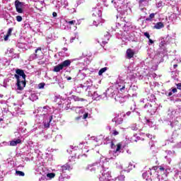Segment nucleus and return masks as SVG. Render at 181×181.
Returning a JSON list of instances; mask_svg holds the SVG:
<instances>
[{
	"instance_id": "31",
	"label": "nucleus",
	"mask_w": 181,
	"mask_h": 181,
	"mask_svg": "<svg viewBox=\"0 0 181 181\" xmlns=\"http://www.w3.org/2000/svg\"><path fill=\"white\" fill-rule=\"evenodd\" d=\"M177 88L178 90H181V83H179L177 84Z\"/></svg>"
},
{
	"instance_id": "8",
	"label": "nucleus",
	"mask_w": 181,
	"mask_h": 181,
	"mask_svg": "<svg viewBox=\"0 0 181 181\" xmlns=\"http://www.w3.org/2000/svg\"><path fill=\"white\" fill-rule=\"evenodd\" d=\"M126 54H127V59H132V57L135 56V52H134L132 49L129 48L127 49Z\"/></svg>"
},
{
	"instance_id": "14",
	"label": "nucleus",
	"mask_w": 181,
	"mask_h": 181,
	"mask_svg": "<svg viewBox=\"0 0 181 181\" xmlns=\"http://www.w3.org/2000/svg\"><path fill=\"white\" fill-rule=\"evenodd\" d=\"M62 171L66 172V170H71V166L69 164H65L62 167Z\"/></svg>"
},
{
	"instance_id": "38",
	"label": "nucleus",
	"mask_w": 181,
	"mask_h": 181,
	"mask_svg": "<svg viewBox=\"0 0 181 181\" xmlns=\"http://www.w3.org/2000/svg\"><path fill=\"white\" fill-rule=\"evenodd\" d=\"M126 115H127L128 117H129V115H131V112H127V113H126Z\"/></svg>"
},
{
	"instance_id": "20",
	"label": "nucleus",
	"mask_w": 181,
	"mask_h": 181,
	"mask_svg": "<svg viewBox=\"0 0 181 181\" xmlns=\"http://www.w3.org/2000/svg\"><path fill=\"white\" fill-rule=\"evenodd\" d=\"M73 99L74 101H84V98H81L78 96L74 95Z\"/></svg>"
},
{
	"instance_id": "48",
	"label": "nucleus",
	"mask_w": 181,
	"mask_h": 181,
	"mask_svg": "<svg viewBox=\"0 0 181 181\" xmlns=\"http://www.w3.org/2000/svg\"><path fill=\"white\" fill-rule=\"evenodd\" d=\"M64 50L65 52H66L67 48H64Z\"/></svg>"
},
{
	"instance_id": "15",
	"label": "nucleus",
	"mask_w": 181,
	"mask_h": 181,
	"mask_svg": "<svg viewBox=\"0 0 181 181\" xmlns=\"http://www.w3.org/2000/svg\"><path fill=\"white\" fill-rule=\"evenodd\" d=\"M156 13H151L150 15H149V16L147 18H146V21H147V22H152V19H154V18H155V15H156Z\"/></svg>"
},
{
	"instance_id": "53",
	"label": "nucleus",
	"mask_w": 181,
	"mask_h": 181,
	"mask_svg": "<svg viewBox=\"0 0 181 181\" xmlns=\"http://www.w3.org/2000/svg\"><path fill=\"white\" fill-rule=\"evenodd\" d=\"M94 95H95V93H94Z\"/></svg>"
},
{
	"instance_id": "24",
	"label": "nucleus",
	"mask_w": 181,
	"mask_h": 181,
	"mask_svg": "<svg viewBox=\"0 0 181 181\" xmlns=\"http://www.w3.org/2000/svg\"><path fill=\"white\" fill-rule=\"evenodd\" d=\"M16 21H17V22H22V16H17L16 17Z\"/></svg>"
},
{
	"instance_id": "2",
	"label": "nucleus",
	"mask_w": 181,
	"mask_h": 181,
	"mask_svg": "<svg viewBox=\"0 0 181 181\" xmlns=\"http://www.w3.org/2000/svg\"><path fill=\"white\" fill-rule=\"evenodd\" d=\"M93 16H96V18H93V25L95 26H98L100 25L103 18H101V10L98 8H95L93 11Z\"/></svg>"
},
{
	"instance_id": "35",
	"label": "nucleus",
	"mask_w": 181,
	"mask_h": 181,
	"mask_svg": "<svg viewBox=\"0 0 181 181\" xmlns=\"http://www.w3.org/2000/svg\"><path fill=\"white\" fill-rule=\"evenodd\" d=\"M38 64H45V62L40 61V62H38Z\"/></svg>"
},
{
	"instance_id": "17",
	"label": "nucleus",
	"mask_w": 181,
	"mask_h": 181,
	"mask_svg": "<svg viewBox=\"0 0 181 181\" xmlns=\"http://www.w3.org/2000/svg\"><path fill=\"white\" fill-rule=\"evenodd\" d=\"M66 23H67V25H69V26H74L75 25H77V22L75 20H72V21H66Z\"/></svg>"
},
{
	"instance_id": "45",
	"label": "nucleus",
	"mask_w": 181,
	"mask_h": 181,
	"mask_svg": "<svg viewBox=\"0 0 181 181\" xmlns=\"http://www.w3.org/2000/svg\"><path fill=\"white\" fill-rule=\"evenodd\" d=\"M179 168L181 170V162L179 163Z\"/></svg>"
},
{
	"instance_id": "3",
	"label": "nucleus",
	"mask_w": 181,
	"mask_h": 181,
	"mask_svg": "<svg viewBox=\"0 0 181 181\" xmlns=\"http://www.w3.org/2000/svg\"><path fill=\"white\" fill-rule=\"evenodd\" d=\"M71 64V61L70 59H66L64 62H62L61 64L55 66L54 67L53 71L55 73H59L61 70H63V69L69 67Z\"/></svg>"
},
{
	"instance_id": "32",
	"label": "nucleus",
	"mask_w": 181,
	"mask_h": 181,
	"mask_svg": "<svg viewBox=\"0 0 181 181\" xmlns=\"http://www.w3.org/2000/svg\"><path fill=\"white\" fill-rule=\"evenodd\" d=\"M152 169H153V170H155V172H156V170H157L158 169H159V166H153V167L152 168Z\"/></svg>"
},
{
	"instance_id": "13",
	"label": "nucleus",
	"mask_w": 181,
	"mask_h": 181,
	"mask_svg": "<svg viewBox=\"0 0 181 181\" xmlns=\"http://www.w3.org/2000/svg\"><path fill=\"white\" fill-rule=\"evenodd\" d=\"M139 5L140 8H144L148 5V0H139Z\"/></svg>"
},
{
	"instance_id": "39",
	"label": "nucleus",
	"mask_w": 181,
	"mask_h": 181,
	"mask_svg": "<svg viewBox=\"0 0 181 181\" xmlns=\"http://www.w3.org/2000/svg\"><path fill=\"white\" fill-rule=\"evenodd\" d=\"M111 146L113 148V146H115V144H114V142L111 141Z\"/></svg>"
},
{
	"instance_id": "30",
	"label": "nucleus",
	"mask_w": 181,
	"mask_h": 181,
	"mask_svg": "<svg viewBox=\"0 0 181 181\" xmlns=\"http://www.w3.org/2000/svg\"><path fill=\"white\" fill-rule=\"evenodd\" d=\"M86 118H88V113H85V114L83 115V119H86Z\"/></svg>"
},
{
	"instance_id": "44",
	"label": "nucleus",
	"mask_w": 181,
	"mask_h": 181,
	"mask_svg": "<svg viewBox=\"0 0 181 181\" xmlns=\"http://www.w3.org/2000/svg\"><path fill=\"white\" fill-rule=\"evenodd\" d=\"M76 119L77 121H78V119H80V117H76Z\"/></svg>"
},
{
	"instance_id": "50",
	"label": "nucleus",
	"mask_w": 181,
	"mask_h": 181,
	"mask_svg": "<svg viewBox=\"0 0 181 181\" xmlns=\"http://www.w3.org/2000/svg\"><path fill=\"white\" fill-rule=\"evenodd\" d=\"M43 109H44V110H46V106H45V107H43Z\"/></svg>"
},
{
	"instance_id": "18",
	"label": "nucleus",
	"mask_w": 181,
	"mask_h": 181,
	"mask_svg": "<svg viewBox=\"0 0 181 181\" xmlns=\"http://www.w3.org/2000/svg\"><path fill=\"white\" fill-rule=\"evenodd\" d=\"M105 71H107V67L102 68L98 71V75L99 76H103V74L105 73Z\"/></svg>"
},
{
	"instance_id": "47",
	"label": "nucleus",
	"mask_w": 181,
	"mask_h": 181,
	"mask_svg": "<svg viewBox=\"0 0 181 181\" xmlns=\"http://www.w3.org/2000/svg\"><path fill=\"white\" fill-rule=\"evenodd\" d=\"M1 121H4V119L0 118V122H1Z\"/></svg>"
},
{
	"instance_id": "22",
	"label": "nucleus",
	"mask_w": 181,
	"mask_h": 181,
	"mask_svg": "<svg viewBox=\"0 0 181 181\" xmlns=\"http://www.w3.org/2000/svg\"><path fill=\"white\" fill-rule=\"evenodd\" d=\"M16 173L18 176H25V173H23V171L16 170Z\"/></svg>"
},
{
	"instance_id": "11",
	"label": "nucleus",
	"mask_w": 181,
	"mask_h": 181,
	"mask_svg": "<svg viewBox=\"0 0 181 181\" xmlns=\"http://www.w3.org/2000/svg\"><path fill=\"white\" fill-rule=\"evenodd\" d=\"M18 144H22V140H21L20 139H18L16 140H13L10 142L11 146H16Z\"/></svg>"
},
{
	"instance_id": "37",
	"label": "nucleus",
	"mask_w": 181,
	"mask_h": 181,
	"mask_svg": "<svg viewBox=\"0 0 181 181\" xmlns=\"http://www.w3.org/2000/svg\"><path fill=\"white\" fill-rule=\"evenodd\" d=\"M148 40L151 45H153V40H151V38H149Z\"/></svg>"
},
{
	"instance_id": "49",
	"label": "nucleus",
	"mask_w": 181,
	"mask_h": 181,
	"mask_svg": "<svg viewBox=\"0 0 181 181\" xmlns=\"http://www.w3.org/2000/svg\"><path fill=\"white\" fill-rule=\"evenodd\" d=\"M147 122H151V121L149 119H147Z\"/></svg>"
},
{
	"instance_id": "23",
	"label": "nucleus",
	"mask_w": 181,
	"mask_h": 181,
	"mask_svg": "<svg viewBox=\"0 0 181 181\" xmlns=\"http://www.w3.org/2000/svg\"><path fill=\"white\" fill-rule=\"evenodd\" d=\"M12 30H13V28H8V32H7V35H8V36H11V35H12Z\"/></svg>"
},
{
	"instance_id": "41",
	"label": "nucleus",
	"mask_w": 181,
	"mask_h": 181,
	"mask_svg": "<svg viewBox=\"0 0 181 181\" xmlns=\"http://www.w3.org/2000/svg\"><path fill=\"white\" fill-rule=\"evenodd\" d=\"M176 67H177V64H174V65H173V68H174V69H176Z\"/></svg>"
},
{
	"instance_id": "27",
	"label": "nucleus",
	"mask_w": 181,
	"mask_h": 181,
	"mask_svg": "<svg viewBox=\"0 0 181 181\" xmlns=\"http://www.w3.org/2000/svg\"><path fill=\"white\" fill-rule=\"evenodd\" d=\"M144 36H146V37H147V39L151 38V35H149V33H148V32L144 33Z\"/></svg>"
},
{
	"instance_id": "51",
	"label": "nucleus",
	"mask_w": 181,
	"mask_h": 181,
	"mask_svg": "<svg viewBox=\"0 0 181 181\" xmlns=\"http://www.w3.org/2000/svg\"><path fill=\"white\" fill-rule=\"evenodd\" d=\"M81 87H82V88H84V86L81 85Z\"/></svg>"
},
{
	"instance_id": "52",
	"label": "nucleus",
	"mask_w": 181,
	"mask_h": 181,
	"mask_svg": "<svg viewBox=\"0 0 181 181\" xmlns=\"http://www.w3.org/2000/svg\"><path fill=\"white\" fill-rule=\"evenodd\" d=\"M150 175H152V173H150Z\"/></svg>"
},
{
	"instance_id": "5",
	"label": "nucleus",
	"mask_w": 181,
	"mask_h": 181,
	"mask_svg": "<svg viewBox=\"0 0 181 181\" xmlns=\"http://www.w3.org/2000/svg\"><path fill=\"white\" fill-rule=\"evenodd\" d=\"M110 177H111V174L110 172L103 171L102 175L100 177V181H110Z\"/></svg>"
},
{
	"instance_id": "46",
	"label": "nucleus",
	"mask_w": 181,
	"mask_h": 181,
	"mask_svg": "<svg viewBox=\"0 0 181 181\" xmlns=\"http://www.w3.org/2000/svg\"><path fill=\"white\" fill-rule=\"evenodd\" d=\"M67 80H71V77L69 76V77L67 78Z\"/></svg>"
},
{
	"instance_id": "34",
	"label": "nucleus",
	"mask_w": 181,
	"mask_h": 181,
	"mask_svg": "<svg viewBox=\"0 0 181 181\" xmlns=\"http://www.w3.org/2000/svg\"><path fill=\"white\" fill-rule=\"evenodd\" d=\"M52 16H54V18H56V16H57V13L53 12L52 13Z\"/></svg>"
},
{
	"instance_id": "42",
	"label": "nucleus",
	"mask_w": 181,
	"mask_h": 181,
	"mask_svg": "<svg viewBox=\"0 0 181 181\" xmlns=\"http://www.w3.org/2000/svg\"><path fill=\"white\" fill-rule=\"evenodd\" d=\"M74 39H75L74 37L71 39V43H72V42H74Z\"/></svg>"
},
{
	"instance_id": "25",
	"label": "nucleus",
	"mask_w": 181,
	"mask_h": 181,
	"mask_svg": "<svg viewBox=\"0 0 181 181\" xmlns=\"http://www.w3.org/2000/svg\"><path fill=\"white\" fill-rule=\"evenodd\" d=\"M45 86H46V83H40L38 85L39 88H45Z\"/></svg>"
},
{
	"instance_id": "28",
	"label": "nucleus",
	"mask_w": 181,
	"mask_h": 181,
	"mask_svg": "<svg viewBox=\"0 0 181 181\" xmlns=\"http://www.w3.org/2000/svg\"><path fill=\"white\" fill-rule=\"evenodd\" d=\"M9 36L10 35H8L7 34L6 35H4V40H5V42H6L8 40V39H9Z\"/></svg>"
},
{
	"instance_id": "40",
	"label": "nucleus",
	"mask_w": 181,
	"mask_h": 181,
	"mask_svg": "<svg viewBox=\"0 0 181 181\" xmlns=\"http://www.w3.org/2000/svg\"><path fill=\"white\" fill-rule=\"evenodd\" d=\"M122 90H125V86H124L122 88H120L121 91H122Z\"/></svg>"
},
{
	"instance_id": "9",
	"label": "nucleus",
	"mask_w": 181,
	"mask_h": 181,
	"mask_svg": "<svg viewBox=\"0 0 181 181\" xmlns=\"http://www.w3.org/2000/svg\"><path fill=\"white\" fill-rule=\"evenodd\" d=\"M158 177L160 181H167L168 180V174L163 173L161 174V175H158Z\"/></svg>"
},
{
	"instance_id": "19",
	"label": "nucleus",
	"mask_w": 181,
	"mask_h": 181,
	"mask_svg": "<svg viewBox=\"0 0 181 181\" xmlns=\"http://www.w3.org/2000/svg\"><path fill=\"white\" fill-rule=\"evenodd\" d=\"M56 176V174L54 173H49L47 174V177H49V179H53Z\"/></svg>"
},
{
	"instance_id": "16",
	"label": "nucleus",
	"mask_w": 181,
	"mask_h": 181,
	"mask_svg": "<svg viewBox=\"0 0 181 181\" xmlns=\"http://www.w3.org/2000/svg\"><path fill=\"white\" fill-rule=\"evenodd\" d=\"M39 54H42V47H38L37 49H35V56L36 59L39 58Z\"/></svg>"
},
{
	"instance_id": "29",
	"label": "nucleus",
	"mask_w": 181,
	"mask_h": 181,
	"mask_svg": "<svg viewBox=\"0 0 181 181\" xmlns=\"http://www.w3.org/2000/svg\"><path fill=\"white\" fill-rule=\"evenodd\" d=\"M159 170H160V172H162L163 173H165V168L160 166L158 167Z\"/></svg>"
},
{
	"instance_id": "12",
	"label": "nucleus",
	"mask_w": 181,
	"mask_h": 181,
	"mask_svg": "<svg viewBox=\"0 0 181 181\" xmlns=\"http://www.w3.org/2000/svg\"><path fill=\"white\" fill-rule=\"evenodd\" d=\"M163 28H165V25L162 22H158L153 26V29H162Z\"/></svg>"
},
{
	"instance_id": "36",
	"label": "nucleus",
	"mask_w": 181,
	"mask_h": 181,
	"mask_svg": "<svg viewBox=\"0 0 181 181\" xmlns=\"http://www.w3.org/2000/svg\"><path fill=\"white\" fill-rule=\"evenodd\" d=\"M170 142H172V143L175 142L173 141V135L172 136L171 139H170Z\"/></svg>"
},
{
	"instance_id": "6",
	"label": "nucleus",
	"mask_w": 181,
	"mask_h": 181,
	"mask_svg": "<svg viewBox=\"0 0 181 181\" xmlns=\"http://www.w3.org/2000/svg\"><path fill=\"white\" fill-rule=\"evenodd\" d=\"M112 2H114L115 8L121 9V8H122L125 4V0H112Z\"/></svg>"
},
{
	"instance_id": "43",
	"label": "nucleus",
	"mask_w": 181,
	"mask_h": 181,
	"mask_svg": "<svg viewBox=\"0 0 181 181\" xmlns=\"http://www.w3.org/2000/svg\"><path fill=\"white\" fill-rule=\"evenodd\" d=\"M172 92H170L169 93H168V97H170V95H172Z\"/></svg>"
},
{
	"instance_id": "4",
	"label": "nucleus",
	"mask_w": 181,
	"mask_h": 181,
	"mask_svg": "<svg viewBox=\"0 0 181 181\" xmlns=\"http://www.w3.org/2000/svg\"><path fill=\"white\" fill-rule=\"evenodd\" d=\"M14 4L16 12L18 13H23V8H23V2L16 0Z\"/></svg>"
},
{
	"instance_id": "7",
	"label": "nucleus",
	"mask_w": 181,
	"mask_h": 181,
	"mask_svg": "<svg viewBox=\"0 0 181 181\" xmlns=\"http://www.w3.org/2000/svg\"><path fill=\"white\" fill-rule=\"evenodd\" d=\"M109 40H110V33H107L105 35H104L103 37H101L98 40V43H102V45H107Z\"/></svg>"
},
{
	"instance_id": "1",
	"label": "nucleus",
	"mask_w": 181,
	"mask_h": 181,
	"mask_svg": "<svg viewBox=\"0 0 181 181\" xmlns=\"http://www.w3.org/2000/svg\"><path fill=\"white\" fill-rule=\"evenodd\" d=\"M16 73L14 77L17 80V90L22 91L26 87V74H25L23 69H17Z\"/></svg>"
},
{
	"instance_id": "21",
	"label": "nucleus",
	"mask_w": 181,
	"mask_h": 181,
	"mask_svg": "<svg viewBox=\"0 0 181 181\" xmlns=\"http://www.w3.org/2000/svg\"><path fill=\"white\" fill-rule=\"evenodd\" d=\"M117 148H116V152H119V151L121 150V146H122V144L119 143L117 144Z\"/></svg>"
},
{
	"instance_id": "10",
	"label": "nucleus",
	"mask_w": 181,
	"mask_h": 181,
	"mask_svg": "<svg viewBox=\"0 0 181 181\" xmlns=\"http://www.w3.org/2000/svg\"><path fill=\"white\" fill-rule=\"evenodd\" d=\"M53 119V116L51 115L49 117V120L47 122H43L44 127L45 128H50V122H52V120Z\"/></svg>"
},
{
	"instance_id": "26",
	"label": "nucleus",
	"mask_w": 181,
	"mask_h": 181,
	"mask_svg": "<svg viewBox=\"0 0 181 181\" xmlns=\"http://www.w3.org/2000/svg\"><path fill=\"white\" fill-rule=\"evenodd\" d=\"M112 135L114 136H117V135H119V132H118V131H117V130H113Z\"/></svg>"
},
{
	"instance_id": "33",
	"label": "nucleus",
	"mask_w": 181,
	"mask_h": 181,
	"mask_svg": "<svg viewBox=\"0 0 181 181\" xmlns=\"http://www.w3.org/2000/svg\"><path fill=\"white\" fill-rule=\"evenodd\" d=\"M172 91L173 93H177V89L176 88H173Z\"/></svg>"
},
{
	"instance_id": "54",
	"label": "nucleus",
	"mask_w": 181,
	"mask_h": 181,
	"mask_svg": "<svg viewBox=\"0 0 181 181\" xmlns=\"http://www.w3.org/2000/svg\"><path fill=\"white\" fill-rule=\"evenodd\" d=\"M177 129L175 130V132H177Z\"/></svg>"
}]
</instances>
